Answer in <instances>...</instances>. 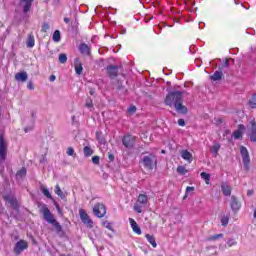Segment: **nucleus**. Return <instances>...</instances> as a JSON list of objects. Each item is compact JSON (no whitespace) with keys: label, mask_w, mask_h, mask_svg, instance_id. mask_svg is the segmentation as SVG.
Segmentation results:
<instances>
[{"label":"nucleus","mask_w":256,"mask_h":256,"mask_svg":"<svg viewBox=\"0 0 256 256\" xmlns=\"http://www.w3.org/2000/svg\"><path fill=\"white\" fill-rule=\"evenodd\" d=\"M183 91H171L167 94L164 103L168 107H174L178 113L187 115V106L183 105Z\"/></svg>","instance_id":"nucleus-1"},{"label":"nucleus","mask_w":256,"mask_h":256,"mask_svg":"<svg viewBox=\"0 0 256 256\" xmlns=\"http://www.w3.org/2000/svg\"><path fill=\"white\" fill-rule=\"evenodd\" d=\"M141 163L144 169L148 171H153V169H157V156L153 153L148 154L141 159Z\"/></svg>","instance_id":"nucleus-2"},{"label":"nucleus","mask_w":256,"mask_h":256,"mask_svg":"<svg viewBox=\"0 0 256 256\" xmlns=\"http://www.w3.org/2000/svg\"><path fill=\"white\" fill-rule=\"evenodd\" d=\"M8 149H9V144L5 139V136H3V134H0V163H5V160L7 159Z\"/></svg>","instance_id":"nucleus-3"},{"label":"nucleus","mask_w":256,"mask_h":256,"mask_svg":"<svg viewBox=\"0 0 256 256\" xmlns=\"http://www.w3.org/2000/svg\"><path fill=\"white\" fill-rule=\"evenodd\" d=\"M40 213H42L44 220L47 221V223H50L51 225L55 224V216L51 213L47 204L40 205Z\"/></svg>","instance_id":"nucleus-4"},{"label":"nucleus","mask_w":256,"mask_h":256,"mask_svg":"<svg viewBox=\"0 0 256 256\" xmlns=\"http://www.w3.org/2000/svg\"><path fill=\"white\" fill-rule=\"evenodd\" d=\"M149 198L145 194H139L137 202L134 204V211L136 213H143V207L147 206Z\"/></svg>","instance_id":"nucleus-5"},{"label":"nucleus","mask_w":256,"mask_h":256,"mask_svg":"<svg viewBox=\"0 0 256 256\" xmlns=\"http://www.w3.org/2000/svg\"><path fill=\"white\" fill-rule=\"evenodd\" d=\"M4 201L8 203V205L13 209L14 211H19V201H17V197L13 194H6L3 196Z\"/></svg>","instance_id":"nucleus-6"},{"label":"nucleus","mask_w":256,"mask_h":256,"mask_svg":"<svg viewBox=\"0 0 256 256\" xmlns=\"http://www.w3.org/2000/svg\"><path fill=\"white\" fill-rule=\"evenodd\" d=\"M93 213L96 217L101 219L107 214V207H105V204L103 203H97L93 207Z\"/></svg>","instance_id":"nucleus-7"},{"label":"nucleus","mask_w":256,"mask_h":256,"mask_svg":"<svg viewBox=\"0 0 256 256\" xmlns=\"http://www.w3.org/2000/svg\"><path fill=\"white\" fill-rule=\"evenodd\" d=\"M25 249H29V243L26 240H20L15 244L13 251L15 255H21Z\"/></svg>","instance_id":"nucleus-8"},{"label":"nucleus","mask_w":256,"mask_h":256,"mask_svg":"<svg viewBox=\"0 0 256 256\" xmlns=\"http://www.w3.org/2000/svg\"><path fill=\"white\" fill-rule=\"evenodd\" d=\"M240 154L242 155V161L244 163V168L249 169V163H251V158L249 157V150L245 146L240 147Z\"/></svg>","instance_id":"nucleus-9"},{"label":"nucleus","mask_w":256,"mask_h":256,"mask_svg":"<svg viewBox=\"0 0 256 256\" xmlns=\"http://www.w3.org/2000/svg\"><path fill=\"white\" fill-rule=\"evenodd\" d=\"M122 144L126 149H133L135 147V137L130 134L125 135L122 139Z\"/></svg>","instance_id":"nucleus-10"},{"label":"nucleus","mask_w":256,"mask_h":256,"mask_svg":"<svg viewBox=\"0 0 256 256\" xmlns=\"http://www.w3.org/2000/svg\"><path fill=\"white\" fill-rule=\"evenodd\" d=\"M79 215L84 225H93V220H91V217L89 216V214H87V211H85V209H80Z\"/></svg>","instance_id":"nucleus-11"},{"label":"nucleus","mask_w":256,"mask_h":256,"mask_svg":"<svg viewBox=\"0 0 256 256\" xmlns=\"http://www.w3.org/2000/svg\"><path fill=\"white\" fill-rule=\"evenodd\" d=\"M107 75L110 79H115L119 75V67L117 65H109L106 68Z\"/></svg>","instance_id":"nucleus-12"},{"label":"nucleus","mask_w":256,"mask_h":256,"mask_svg":"<svg viewBox=\"0 0 256 256\" xmlns=\"http://www.w3.org/2000/svg\"><path fill=\"white\" fill-rule=\"evenodd\" d=\"M31 5H33V0H20V7L23 9L24 15L31 11Z\"/></svg>","instance_id":"nucleus-13"},{"label":"nucleus","mask_w":256,"mask_h":256,"mask_svg":"<svg viewBox=\"0 0 256 256\" xmlns=\"http://www.w3.org/2000/svg\"><path fill=\"white\" fill-rule=\"evenodd\" d=\"M250 132H249V137H250V141H252V143H256V122L255 120H251L250 121Z\"/></svg>","instance_id":"nucleus-14"},{"label":"nucleus","mask_w":256,"mask_h":256,"mask_svg":"<svg viewBox=\"0 0 256 256\" xmlns=\"http://www.w3.org/2000/svg\"><path fill=\"white\" fill-rule=\"evenodd\" d=\"M230 207L234 213H237L241 209V202L235 196H231Z\"/></svg>","instance_id":"nucleus-15"},{"label":"nucleus","mask_w":256,"mask_h":256,"mask_svg":"<svg viewBox=\"0 0 256 256\" xmlns=\"http://www.w3.org/2000/svg\"><path fill=\"white\" fill-rule=\"evenodd\" d=\"M78 49L81 55H86L87 57L91 55V47L86 43H81Z\"/></svg>","instance_id":"nucleus-16"},{"label":"nucleus","mask_w":256,"mask_h":256,"mask_svg":"<svg viewBox=\"0 0 256 256\" xmlns=\"http://www.w3.org/2000/svg\"><path fill=\"white\" fill-rule=\"evenodd\" d=\"M181 157L184 159V161H188V163H192L193 161V154H191V152L188 150H182Z\"/></svg>","instance_id":"nucleus-17"},{"label":"nucleus","mask_w":256,"mask_h":256,"mask_svg":"<svg viewBox=\"0 0 256 256\" xmlns=\"http://www.w3.org/2000/svg\"><path fill=\"white\" fill-rule=\"evenodd\" d=\"M26 46L28 49H33V47H35V36L33 34H28Z\"/></svg>","instance_id":"nucleus-18"},{"label":"nucleus","mask_w":256,"mask_h":256,"mask_svg":"<svg viewBox=\"0 0 256 256\" xmlns=\"http://www.w3.org/2000/svg\"><path fill=\"white\" fill-rule=\"evenodd\" d=\"M28 77L29 76L27 75V72H18L15 75L16 81H21V83H25V81H27Z\"/></svg>","instance_id":"nucleus-19"},{"label":"nucleus","mask_w":256,"mask_h":256,"mask_svg":"<svg viewBox=\"0 0 256 256\" xmlns=\"http://www.w3.org/2000/svg\"><path fill=\"white\" fill-rule=\"evenodd\" d=\"M221 189H222V193L225 197H230V195H231V186H229L225 183H222Z\"/></svg>","instance_id":"nucleus-20"},{"label":"nucleus","mask_w":256,"mask_h":256,"mask_svg":"<svg viewBox=\"0 0 256 256\" xmlns=\"http://www.w3.org/2000/svg\"><path fill=\"white\" fill-rule=\"evenodd\" d=\"M211 81H221L223 79V72L222 71H215L212 76H210Z\"/></svg>","instance_id":"nucleus-21"},{"label":"nucleus","mask_w":256,"mask_h":256,"mask_svg":"<svg viewBox=\"0 0 256 256\" xmlns=\"http://www.w3.org/2000/svg\"><path fill=\"white\" fill-rule=\"evenodd\" d=\"M145 237H146L148 243H150V245H151L154 249H156V247H157V241H155V236H153V235H151V234H146Z\"/></svg>","instance_id":"nucleus-22"},{"label":"nucleus","mask_w":256,"mask_h":256,"mask_svg":"<svg viewBox=\"0 0 256 256\" xmlns=\"http://www.w3.org/2000/svg\"><path fill=\"white\" fill-rule=\"evenodd\" d=\"M220 149H221L220 143H214V145L212 147H210V151H211L212 155H215V157H217V155H219Z\"/></svg>","instance_id":"nucleus-23"},{"label":"nucleus","mask_w":256,"mask_h":256,"mask_svg":"<svg viewBox=\"0 0 256 256\" xmlns=\"http://www.w3.org/2000/svg\"><path fill=\"white\" fill-rule=\"evenodd\" d=\"M27 175V169L25 167L21 168L16 173V179L19 181L20 179H23Z\"/></svg>","instance_id":"nucleus-24"},{"label":"nucleus","mask_w":256,"mask_h":256,"mask_svg":"<svg viewBox=\"0 0 256 256\" xmlns=\"http://www.w3.org/2000/svg\"><path fill=\"white\" fill-rule=\"evenodd\" d=\"M54 193H56V195H58V197H60V199H66V197H67V195H65L63 190H61V187L59 186V184H57L55 186Z\"/></svg>","instance_id":"nucleus-25"},{"label":"nucleus","mask_w":256,"mask_h":256,"mask_svg":"<svg viewBox=\"0 0 256 256\" xmlns=\"http://www.w3.org/2000/svg\"><path fill=\"white\" fill-rule=\"evenodd\" d=\"M54 231L55 233H57L59 237H65V232L63 231V228L61 227V225H55Z\"/></svg>","instance_id":"nucleus-26"},{"label":"nucleus","mask_w":256,"mask_h":256,"mask_svg":"<svg viewBox=\"0 0 256 256\" xmlns=\"http://www.w3.org/2000/svg\"><path fill=\"white\" fill-rule=\"evenodd\" d=\"M200 176H201V179H203L206 182V185H209V181H211V174L202 172Z\"/></svg>","instance_id":"nucleus-27"},{"label":"nucleus","mask_w":256,"mask_h":256,"mask_svg":"<svg viewBox=\"0 0 256 256\" xmlns=\"http://www.w3.org/2000/svg\"><path fill=\"white\" fill-rule=\"evenodd\" d=\"M52 39H53V41H55V43H59V41H61V31L56 30L53 33Z\"/></svg>","instance_id":"nucleus-28"},{"label":"nucleus","mask_w":256,"mask_h":256,"mask_svg":"<svg viewBox=\"0 0 256 256\" xmlns=\"http://www.w3.org/2000/svg\"><path fill=\"white\" fill-rule=\"evenodd\" d=\"M84 157H91V155H93V149H91V147L89 146H85L84 147Z\"/></svg>","instance_id":"nucleus-29"},{"label":"nucleus","mask_w":256,"mask_h":256,"mask_svg":"<svg viewBox=\"0 0 256 256\" xmlns=\"http://www.w3.org/2000/svg\"><path fill=\"white\" fill-rule=\"evenodd\" d=\"M41 191H42L44 197H47V199H53V196L51 195V192H49V189L42 187Z\"/></svg>","instance_id":"nucleus-30"},{"label":"nucleus","mask_w":256,"mask_h":256,"mask_svg":"<svg viewBox=\"0 0 256 256\" xmlns=\"http://www.w3.org/2000/svg\"><path fill=\"white\" fill-rule=\"evenodd\" d=\"M218 239H223L222 233L208 237L207 241H217Z\"/></svg>","instance_id":"nucleus-31"},{"label":"nucleus","mask_w":256,"mask_h":256,"mask_svg":"<svg viewBox=\"0 0 256 256\" xmlns=\"http://www.w3.org/2000/svg\"><path fill=\"white\" fill-rule=\"evenodd\" d=\"M193 191H195V187H193V186H188V187L186 188L185 195H184L183 199H186L187 197H189V194H190V193H193Z\"/></svg>","instance_id":"nucleus-32"},{"label":"nucleus","mask_w":256,"mask_h":256,"mask_svg":"<svg viewBox=\"0 0 256 256\" xmlns=\"http://www.w3.org/2000/svg\"><path fill=\"white\" fill-rule=\"evenodd\" d=\"M76 75L83 73V65L81 63L75 65Z\"/></svg>","instance_id":"nucleus-33"},{"label":"nucleus","mask_w":256,"mask_h":256,"mask_svg":"<svg viewBox=\"0 0 256 256\" xmlns=\"http://www.w3.org/2000/svg\"><path fill=\"white\" fill-rule=\"evenodd\" d=\"M132 231L136 233V235H141V227L139 225H132Z\"/></svg>","instance_id":"nucleus-34"},{"label":"nucleus","mask_w":256,"mask_h":256,"mask_svg":"<svg viewBox=\"0 0 256 256\" xmlns=\"http://www.w3.org/2000/svg\"><path fill=\"white\" fill-rule=\"evenodd\" d=\"M234 139H242L243 138V133H241V130H236L233 133Z\"/></svg>","instance_id":"nucleus-35"},{"label":"nucleus","mask_w":256,"mask_h":256,"mask_svg":"<svg viewBox=\"0 0 256 256\" xmlns=\"http://www.w3.org/2000/svg\"><path fill=\"white\" fill-rule=\"evenodd\" d=\"M86 107L88 108V109H90V111H93V100L91 99V98H88L87 100H86Z\"/></svg>","instance_id":"nucleus-36"},{"label":"nucleus","mask_w":256,"mask_h":256,"mask_svg":"<svg viewBox=\"0 0 256 256\" xmlns=\"http://www.w3.org/2000/svg\"><path fill=\"white\" fill-rule=\"evenodd\" d=\"M221 223L222 225H228L229 224V214L224 215L221 217Z\"/></svg>","instance_id":"nucleus-37"},{"label":"nucleus","mask_w":256,"mask_h":256,"mask_svg":"<svg viewBox=\"0 0 256 256\" xmlns=\"http://www.w3.org/2000/svg\"><path fill=\"white\" fill-rule=\"evenodd\" d=\"M58 59H59V62L62 64L67 63V54H63V53L60 54Z\"/></svg>","instance_id":"nucleus-38"},{"label":"nucleus","mask_w":256,"mask_h":256,"mask_svg":"<svg viewBox=\"0 0 256 256\" xmlns=\"http://www.w3.org/2000/svg\"><path fill=\"white\" fill-rule=\"evenodd\" d=\"M177 173L180 175H185V173H187V169H185L184 166H178Z\"/></svg>","instance_id":"nucleus-39"},{"label":"nucleus","mask_w":256,"mask_h":256,"mask_svg":"<svg viewBox=\"0 0 256 256\" xmlns=\"http://www.w3.org/2000/svg\"><path fill=\"white\" fill-rule=\"evenodd\" d=\"M66 153H67V155H68L69 157H73V155H76V154H75V149H73V147H69V148L67 149Z\"/></svg>","instance_id":"nucleus-40"},{"label":"nucleus","mask_w":256,"mask_h":256,"mask_svg":"<svg viewBox=\"0 0 256 256\" xmlns=\"http://www.w3.org/2000/svg\"><path fill=\"white\" fill-rule=\"evenodd\" d=\"M100 161H101V158L99 156H93L92 157V163L94 165H99Z\"/></svg>","instance_id":"nucleus-41"},{"label":"nucleus","mask_w":256,"mask_h":256,"mask_svg":"<svg viewBox=\"0 0 256 256\" xmlns=\"http://www.w3.org/2000/svg\"><path fill=\"white\" fill-rule=\"evenodd\" d=\"M227 245H228V247H233V246L237 245V241H235L233 239L228 240Z\"/></svg>","instance_id":"nucleus-42"},{"label":"nucleus","mask_w":256,"mask_h":256,"mask_svg":"<svg viewBox=\"0 0 256 256\" xmlns=\"http://www.w3.org/2000/svg\"><path fill=\"white\" fill-rule=\"evenodd\" d=\"M49 29V23H44L42 25V31L43 33H47V30Z\"/></svg>","instance_id":"nucleus-43"},{"label":"nucleus","mask_w":256,"mask_h":256,"mask_svg":"<svg viewBox=\"0 0 256 256\" xmlns=\"http://www.w3.org/2000/svg\"><path fill=\"white\" fill-rule=\"evenodd\" d=\"M135 111H137V107H135V106H130L129 108H128V113H135Z\"/></svg>","instance_id":"nucleus-44"},{"label":"nucleus","mask_w":256,"mask_h":256,"mask_svg":"<svg viewBox=\"0 0 256 256\" xmlns=\"http://www.w3.org/2000/svg\"><path fill=\"white\" fill-rule=\"evenodd\" d=\"M27 89H29L30 91H33V89H35V86L33 85V82H28Z\"/></svg>","instance_id":"nucleus-45"},{"label":"nucleus","mask_w":256,"mask_h":256,"mask_svg":"<svg viewBox=\"0 0 256 256\" xmlns=\"http://www.w3.org/2000/svg\"><path fill=\"white\" fill-rule=\"evenodd\" d=\"M178 125H179L180 127H185V120H184V119H179V120H178Z\"/></svg>","instance_id":"nucleus-46"},{"label":"nucleus","mask_w":256,"mask_h":256,"mask_svg":"<svg viewBox=\"0 0 256 256\" xmlns=\"http://www.w3.org/2000/svg\"><path fill=\"white\" fill-rule=\"evenodd\" d=\"M130 225H137V222H135L132 218L129 219Z\"/></svg>","instance_id":"nucleus-47"},{"label":"nucleus","mask_w":256,"mask_h":256,"mask_svg":"<svg viewBox=\"0 0 256 256\" xmlns=\"http://www.w3.org/2000/svg\"><path fill=\"white\" fill-rule=\"evenodd\" d=\"M56 79H57V77H55V75H51V76H50V81H51V82L55 81Z\"/></svg>","instance_id":"nucleus-48"},{"label":"nucleus","mask_w":256,"mask_h":256,"mask_svg":"<svg viewBox=\"0 0 256 256\" xmlns=\"http://www.w3.org/2000/svg\"><path fill=\"white\" fill-rule=\"evenodd\" d=\"M106 229H108V231H113V227L111 225H106Z\"/></svg>","instance_id":"nucleus-49"},{"label":"nucleus","mask_w":256,"mask_h":256,"mask_svg":"<svg viewBox=\"0 0 256 256\" xmlns=\"http://www.w3.org/2000/svg\"><path fill=\"white\" fill-rule=\"evenodd\" d=\"M224 67H229V60H225Z\"/></svg>","instance_id":"nucleus-50"},{"label":"nucleus","mask_w":256,"mask_h":256,"mask_svg":"<svg viewBox=\"0 0 256 256\" xmlns=\"http://www.w3.org/2000/svg\"><path fill=\"white\" fill-rule=\"evenodd\" d=\"M56 209H57V211H58V213L61 215V208L59 207V205H56Z\"/></svg>","instance_id":"nucleus-51"},{"label":"nucleus","mask_w":256,"mask_h":256,"mask_svg":"<svg viewBox=\"0 0 256 256\" xmlns=\"http://www.w3.org/2000/svg\"><path fill=\"white\" fill-rule=\"evenodd\" d=\"M70 21L71 20L69 18H67V17L64 18V23H70Z\"/></svg>","instance_id":"nucleus-52"},{"label":"nucleus","mask_w":256,"mask_h":256,"mask_svg":"<svg viewBox=\"0 0 256 256\" xmlns=\"http://www.w3.org/2000/svg\"><path fill=\"white\" fill-rule=\"evenodd\" d=\"M25 133H29L31 131V128H24Z\"/></svg>","instance_id":"nucleus-53"},{"label":"nucleus","mask_w":256,"mask_h":256,"mask_svg":"<svg viewBox=\"0 0 256 256\" xmlns=\"http://www.w3.org/2000/svg\"><path fill=\"white\" fill-rule=\"evenodd\" d=\"M113 158H114V157H113V154H110V155H109V159H110L111 161H113Z\"/></svg>","instance_id":"nucleus-54"},{"label":"nucleus","mask_w":256,"mask_h":256,"mask_svg":"<svg viewBox=\"0 0 256 256\" xmlns=\"http://www.w3.org/2000/svg\"><path fill=\"white\" fill-rule=\"evenodd\" d=\"M125 33H127V30H126V29H124V30L122 31V35H125Z\"/></svg>","instance_id":"nucleus-55"},{"label":"nucleus","mask_w":256,"mask_h":256,"mask_svg":"<svg viewBox=\"0 0 256 256\" xmlns=\"http://www.w3.org/2000/svg\"><path fill=\"white\" fill-rule=\"evenodd\" d=\"M243 127H244L243 125H239V129H243Z\"/></svg>","instance_id":"nucleus-56"},{"label":"nucleus","mask_w":256,"mask_h":256,"mask_svg":"<svg viewBox=\"0 0 256 256\" xmlns=\"http://www.w3.org/2000/svg\"><path fill=\"white\" fill-rule=\"evenodd\" d=\"M107 235H108V237H113V235H111V234H109V233H107Z\"/></svg>","instance_id":"nucleus-57"},{"label":"nucleus","mask_w":256,"mask_h":256,"mask_svg":"<svg viewBox=\"0 0 256 256\" xmlns=\"http://www.w3.org/2000/svg\"><path fill=\"white\" fill-rule=\"evenodd\" d=\"M90 95H93V91H90Z\"/></svg>","instance_id":"nucleus-58"},{"label":"nucleus","mask_w":256,"mask_h":256,"mask_svg":"<svg viewBox=\"0 0 256 256\" xmlns=\"http://www.w3.org/2000/svg\"><path fill=\"white\" fill-rule=\"evenodd\" d=\"M162 153H165V150H162Z\"/></svg>","instance_id":"nucleus-59"},{"label":"nucleus","mask_w":256,"mask_h":256,"mask_svg":"<svg viewBox=\"0 0 256 256\" xmlns=\"http://www.w3.org/2000/svg\"><path fill=\"white\" fill-rule=\"evenodd\" d=\"M249 194H251V192H250V191H248V195H249Z\"/></svg>","instance_id":"nucleus-60"}]
</instances>
